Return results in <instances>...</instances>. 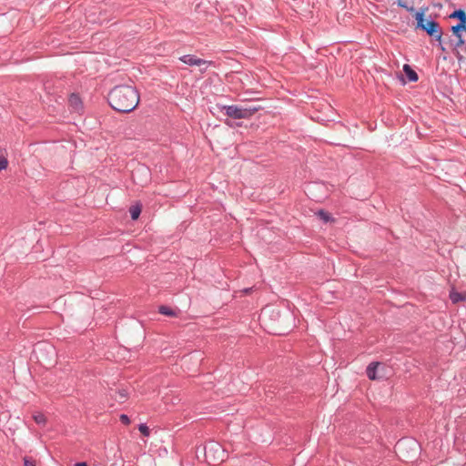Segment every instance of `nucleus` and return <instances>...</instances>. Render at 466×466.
<instances>
[{"mask_svg":"<svg viewBox=\"0 0 466 466\" xmlns=\"http://www.w3.org/2000/svg\"><path fill=\"white\" fill-rule=\"evenodd\" d=\"M449 17L457 19L458 23L466 24V12L461 8L455 9Z\"/></svg>","mask_w":466,"mask_h":466,"instance_id":"obj_8","label":"nucleus"},{"mask_svg":"<svg viewBox=\"0 0 466 466\" xmlns=\"http://www.w3.org/2000/svg\"><path fill=\"white\" fill-rule=\"evenodd\" d=\"M68 105L71 111L82 114L84 112V104L78 93H71L68 96Z\"/></svg>","mask_w":466,"mask_h":466,"instance_id":"obj_6","label":"nucleus"},{"mask_svg":"<svg viewBox=\"0 0 466 466\" xmlns=\"http://www.w3.org/2000/svg\"><path fill=\"white\" fill-rule=\"evenodd\" d=\"M141 210H142V206L139 203L132 205L129 208V213H130L131 218L133 220H137L140 216Z\"/></svg>","mask_w":466,"mask_h":466,"instance_id":"obj_10","label":"nucleus"},{"mask_svg":"<svg viewBox=\"0 0 466 466\" xmlns=\"http://www.w3.org/2000/svg\"><path fill=\"white\" fill-rule=\"evenodd\" d=\"M403 445H404V442L400 441V442H398L397 447L399 450H401Z\"/></svg>","mask_w":466,"mask_h":466,"instance_id":"obj_24","label":"nucleus"},{"mask_svg":"<svg viewBox=\"0 0 466 466\" xmlns=\"http://www.w3.org/2000/svg\"><path fill=\"white\" fill-rule=\"evenodd\" d=\"M465 28V24L457 23L455 25H452L451 30L455 37L450 38L449 44L452 47V54L459 55V49L464 45V38L462 36L463 29Z\"/></svg>","mask_w":466,"mask_h":466,"instance_id":"obj_4","label":"nucleus"},{"mask_svg":"<svg viewBox=\"0 0 466 466\" xmlns=\"http://www.w3.org/2000/svg\"><path fill=\"white\" fill-rule=\"evenodd\" d=\"M318 217L322 219L323 221L325 222H329L331 220V217L330 215L324 211V210H319L318 213H317Z\"/></svg>","mask_w":466,"mask_h":466,"instance_id":"obj_17","label":"nucleus"},{"mask_svg":"<svg viewBox=\"0 0 466 466\" xmlns=\"http://www.w3.org/2000/svg\"><path fill=\"white\" fill-rule=\"evenodd\" d=\"M179 60L181 62H183L184 64L188 65L190 66H205L204 68H200L199 69L200 73H202V74L207 71L208 66L213 64L212 61H208V60H205V59H202V58H198L195 55H185V56H182L179 58Z\"/></svg>","mask_w":466,"mask_h":466,"instance_id":"obj_5","label":"nucleus"},{"mask_svg":"<svg viewBox=\"0 0 466 466\" xmlns=\"http://www.w3.org/2000/svg\"><path fill=\"white\" fill-rule=\"evenodd\" d=\"M75 466H87V464H86V462H85V461H81V462H76V463L75 464Z\"/></svg>","mask_w":466,"mask_h":466,"instance_id":"obj_23","label":"nucleus"},{"mask_svg":"<svg viewBox=\"0 0 466 466\" xmlns=\"http://www.w3.org/2000/svg\"><path fill=\"white\" fill-rule=\"evenodd\" d=\"M138 430L146 437L149 436V434H150L149 428L144 423L139 424Z\"/></svg>","mask_w":466,"mask_h":466,"instance_id":"obj_18","label":"nucleus"},{"mask_svg":"<svg viewBox=\"0 0 466 466\" xmlns=\"http://www.w3.org/2000/svg\"><path fill=\"white\" fill-rule=\"evenodd\" d=\"M403 72L410 82H416L419 78L418 74L408 64L403 66Z\"/></svg>","mask_w":466,"mask_h":466,"instance_id":"obj_7","label":"nucleus"},{"mask_svg":"<svg viewBox=\"0 0 466 466\" xmlns=\"http://www.w3.org/2000/svg\"><path fill=\"white\" fill-rule=\"evenodd\" d=\"M463 32H465V33H466V24H465V28L463 29Z\"/></svg>","mask_w":466,"mask_h":466,"instance_id":"obj_26","label":"nucleus"},{"mask_svg":"<svg viewBox=\"0 0 466 466\" xmlns=\"http://www.w3.org/2000/svg\"><path fill=\"white\" fill-rule=\"evenodd\" d=\"M140 170H141V171H144V172L146 173L147 177H149V170H148L147 167H141V168H139L137 171H140Z\"/></svg>","mask_w":466,"mask_h":466,"instance_id":"obj_22","label":"nucleus"},{"mask_svg":"<svg viewBox=\"0 0 466 466\" xmlns=\"http://www.w3.org/2000/svg\"><path fill=\"white\" fill-rule=\"evenodd\" d=\"M397 5L409 13H414L413 16L417 22L415 28L425 32L434 41L438 42V46L442 52H446V47L443 46L441 40L443 32L439 22L431 17L428 19L425 18V14L428 11L427 6H423L415 11L413 5H408L404 0H397Z\"/></svg>","mask_w":466,"mask_h":466,"instance_id":"obj_1","label":"nucleus"},{"mask_svg":"<svg viewBox=\"0 0 466 466\" xmlns=\"http://www.w3.org/2000/svg\"><path fill=\"white\" fill-rule=\"evenodd\" d=\"M34 420L38 425H45L46 422V418L43 413H36L33 415Z\"/></svg>","mask_w":466,"mask_h":466,"instance_id":"obj_16","label":"nucleus"},{"mask_svg":"<svg viewBox=\"0 0 466 466\" xmlns=\"http://www.w3.org/2000/svg\"><path fill=\"white\" fill-rule=\"evenodd\" d=\"M119 419L120 421L125 425H128L131 422L129 417L127 414H121Z\"/></svg>","mask_w":466,"mask_h":466,"instance_id":"obj_19","label":"nucleus"},{"mask_svg":"<svg viewBox=\"0 0 466 466\" xmlns=\"http://www.w3.org/2000/svg\"><path fill=\"white\" fill-rule=\"evenodd\" d=\"M24 465L25 466H35V462L34 460L29 458H24Z\"/></svg>","mask_w":466,"mask_h":466,"instance_id":"obj_20","label":"nucleus"},{"mask_svg":"<svg viewBox=\"0 0 466 466\" xmlns=\"http://www.w3.org/2000/svg\"><path fill=\"white\" fill-rule=\"evenodd\" d=\"M459 55H454L459 63L464 62L466 60V41L464 40V45L459 49Z\"/></svg>","mask_w":466,"mask_h":466,"instance_id":"obj_14","label":"nucleus"},{"mask_svg":"<svg viewBox=\"0 0 466 466\" xmlns=\"http://www.w3.org/2000/svg\"><path fill=\"white\" fill-rule=\"evenodd\" d=\"M8 166V159L5 148L0 149V171L5 170Z\"/></svg>","mask_w":466,"mask_h":466,"instance_id":"obj_13","label":"nucleus"},{"mask_svg":"<svg viewBox=\"0 0 466 466\" xmlns=\"http://www.w3.org/2000/svg\"><path fill=\"white\" fill-rule=\"evenodd\" d=\"M158 312L162 315H166L168 317L176 316V312L172 309H170L167 306H164V305H162L158 308Z\"/></svg>","mask_w":466,"mask_h":466,"instance_id":"obj_15","label":"nucleus"},{"mask_svg":"<svg viewBox=\"0 0 466 466\" xmlns=\"http://www.w3.org/2000/svg\"><path fill=\"white\" fill-rule=\"evenodd\" d=\"M107 102L117 112L130 113L138 106L139 93L128 85L116 86L109 91Z\"/></svg>","mask_w":466,"mask_h":466,"instance_id":"obj_2","label":"nucleus"},{"mask_svg":"<svg viewBox=\"0 0 466 466\" xmlns=\"http://www.w3.org/2000/svg\"><path fill=\"white\" fill-rule=\"evenodd\" d=\"M245 112H247V118L251 117L255 113L262 110L264 107L259 105H249L243 106Z\"/></svg>","mask_w":466,"mask_h":466,"instance_id":"obj_11","label":"nucleus"},{"mask_svg":"<svg viewBox=\"0 0 466 466\" xmlns=\"http://www.w3.org/2000/svg\"><path fill=\"white\" fill-rule=\"evenodd\" d=\"M450 299L452 301V303L456 304L461 301L466 300V292H458L455 289H451L450 292Z\"/></svg>","mask_w":466,"mask_h":466,"instance_id":"obj_9","label":"nucleus"},{"mask_svg":"<svg viewBox=\"0 0 466 466\" xmlns=\"http://www.w3.org/2000/svg\"><path fill=\"white\" fill-rule=\"evenodd\" d=\"M118 393H119V396H120V400L123 401L124 400H126V398L127 396V391L125 390H120Z\"/></svg>","mask_w":466,"mask_h":466,"instance_id":"obj_21","label":"nucleus"},{"mask_svg":"<svg viewBox=\"0 0 466 466\" xmlns=\"http://www.w3.org/2000/svg\"><path fill=\"white\" fill-rule=\"evenodd\" d=\"M332 146L339 147V146H342V145L341 144H333Z\"/></svg>","mask_w":466,"mask_h":466,"instance_id":"obj_25","label":"nucleus"},{"mask_svg":"<svg viewBox=\"0 0 466 466\" xmlns=\"http://www.w3.org/2000/svg\"><path fill=\"white\" fill-rule=\"evenodd\" d=\"M210 112L213 115L221 114L232 119L247 118V112H245L244 107L238 105L224 106L216 104L214 106L210 107Z\"/></svg>","mask_w":466,"mask_h":466,"instance_id":"obj_3","label":"nucleus"},{"mask_svg":"<svg viewBox=\"0 0 466 466\" xmlns=\"http://www.w3.org/2000/svg\"><path fill=\"white\" fill-rule=\"evenodd\" d=\"M380 366V363L379 362H372L370 363L368 368H367V376L370 380H376L377 379V376H376V370L377 368Z\"/></svg>","mask_w":466,"mask_h":466,"instance_id":"obj_12","label":"nucleus"}]
</instances>
